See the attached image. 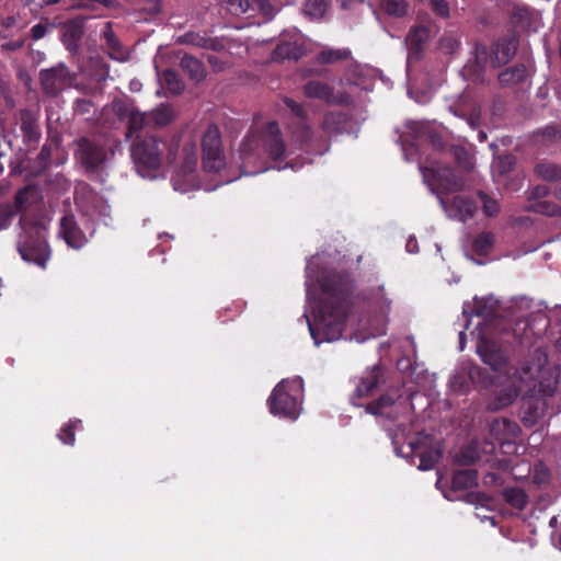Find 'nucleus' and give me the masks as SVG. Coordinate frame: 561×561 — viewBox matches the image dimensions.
<instances>
[{
	"instance_id": "nucleus-39",
	"label": "nucleus",
	"mask_w": 561,
	"mask_h": 561,
	"mask_svg": "<svg viewBox=\"0 0 561 561\" xmlns=\"http://www.w3.org/2000/svg\"><path fill=\"white\" fill-rule=\"evenodd\" d=\"M37 195L34 186L26 185L20 188L14 195V207L16 211H25Z\"/></svg>"
},
{
	"instance_id": "nucleus-37",
	"label": "nucleus",
	"mask_w": 561,
	"mask_h": 561,
	"mask_svg": "<svg viewBox=\"0 0 561 561\" xmlns=\"http://www.w3.org/2000/svg\"><path fill=\"white\" fill-rule=\"evenodd\" d=\"M526 209L535 214L561 218V206L551 201H536L528 204Z\"/></svg>"
},
{
	"instance_id": "nucleus-30",
	"label": "nucleus",
	"mask_w": 561,
	"mask_h": 561,
	"mask_svg": "<svg viewBox=\"0 0 561 561\" xmlns=\"http://www.w3.org/2000/svg\"><path fill=\"white\" fill-rule=\"evenodd\" d=\"M182 70L195 82H201L206 76V69L201 60L185 54L180 60Z\"/></svg>"
},
{
	"instance_id": "nucleus-12",
	"label": "nucleus",
	"mask_w": 561,
	"mask_h": 561,
	"mask_svg": "<svg viewBox=\"0 0 561 561\" xmlns=\"http://www.w3.org/2000/svg\"><path fill=\"white\" fill-rule=\"evenodd\" d=\"M410 454L420 458L417 468L420 470H431L442 458V450L433 447V437L428 434L419 433L416 437L408 443Z\"/></svg>"
},
{
	"instance_id": "nucleus-46",
	"label": "nucleus",
	"mask_w": 561,
	"mask_h": 561,
	"mask_svg": "<svg viewBox=\"0 0 561 561\" xmlns=\"http://www.w3.org/2000/svg\"><path fill=\"white\" fill-rule=\"evenodd\" d=\"M163 77L167 88L171 93L181 94L184 91V82L181 80L180 76L174 70H165Z\"/></svg>"
},
{
	"instance_id": "nucleus-21",
	"label": "nucleus",
	"mask_w": 561,
	"mask_h": 561,
	"mask_svg": "<svg viewBox=\"0 0 561 561\" xmlns=\"http://www.w3.org/2000/svg\"><path fill=\"white\" fill-rule=\"evenodd\" d=\"M304 94L309 99H317L327 104H341L342 101L334 94L333 87L319 80H309L302 85Z\"/></svg>"
},
{
	"instance_id": "nucleus-19",
	"label": "nucleus",
	"mask_w": 561,
	"mask_h": 561,
	"mask_svg": "<svg viewBox=\"0 0 561 561\" xmlns=\"http://www.w3.org/2000/svg\"><path fill=\"white\" fill-rule=\"evenodd\" d=\"M59 226V234L68 247L79 250L87 244L88 239L72 214H66L60 219Z\"/></svg>"
},
{
	"instance_id": "nucleus-60",
	"label": "nucleus",
	"mask_w": 561,
	"mask_h": 561,
	"mask_svg": "<svg viewBox=\"0 0 561 561\" xmlns=\"http://www.w3.org/2000/svg\"><path fill=\"white\" fill-rule=\"evenodd\" d=\"M430 5L437 15L442 18L449 15V7L446 0H430Z\"/></svg>"
},
{
	"instance_id": "nucleus-10",
	"label": "nucleus",
	"mask_w": 561,
	"mask_h": 561,
	"mask_svg": "<svg viewBox=\"0 0 561 561\" xmlns=\"http://www.w3.org/2000/svg\"><path fill=\"white\" fill-rule=\"evenodd\" d=\"M202 163L206 172H218L225 165L219 128L211 124L202 137Z\"/></svg>"
},
{
	"instance_id": "nucleus-51",
	"label": "nucleus",
	"mask_w": 561,
	"mask_h": 561,
	"mask_svg": "<svg viewBox=\"0 0 561 561\" xmlns=\"http://www.w3.org/2000/svg\"><path fill=\"white\" fill-rule=\"evenodd\" d=\"M383 7L388 14L400 18L405 15L408 4L405 0H383Z\"/></svg>"
},
{
	"instance_id": "nucleus-63",
	"label": "nucleus",
	"mask_w": 561,
	"mask_h": 561,
	"mask_svg": "<svg viewBox=\"0 0 561 561\" xmlns=\"http://www.w3.org/2000/svg\"><path fill=\"white\" fill-rule=\"evenodd\" d=\"M23 45H24V42L22 39H16V41H10V42L3 44L2 48L8 49V50H18V49L22 48Z\"/></svg>"
},
{
	"instance_id": "nucleus-24",
	"label": "nucleus",
	"mask_w": 561,
	"mask_h": 561,
	"mask_svg": "<svg viewBox=\"0 0 561 561\" xmlns=\"http://www.w3.org/2000/svg\"><path fill=\"white\" fill-rule=\"evenodd\" d=\"M427 38L428 30L425 26H415L410 30L405 38L409 61H417L421 58Z\"/></svg>"
},
{
	"instance_id": "nucleus-14",
	"label": "nucleus",
	"mask_w": 561,
	"mask_h": 561,
	"mask_svg": "<svg viewBox=\"0 0 561 561\" xmlns=\"http://www.w3.org/2000/svg\"><path fill=\"white\" fill-rule=\"evenodd\" d=\"M485 370L476 364H467L458 368L449 379L454 392L466 394L471 386L485 377Z\"/></svg>"
},
{
	"instance_id": "nucleus-34",
	"label": "nucleus",
	"mask_w": 561,
	"mask_h": 561,
	"mask_svg": "<svg viewBox=\"0 0 561 561\" xmlns=\"http://www.w3.org/2000/svg\"><path fill=\"white\" fill-rule=\"evenodd\" d=\"M494 244L495 234L491 231H482L473 238L471 249L478 256L485 257L492 252Z\"/></svg>"
},
{
	"instance_id": "nucleus-16",
	"label": "nucleus",
	"mask_w": 561,
	"mask_h": 561,
	"mask_svg": "<svg viewBox=\"0 0 561 561\" xmlns=\"http://www.w3.org/2000/svg\"><path fill=\"white\" fill-rule=\"evenodd\" d=\"M382 378V369L379 366H374L365 370L360 377L355 379V389L351 396V402L355 407H362L359 400L371 396Z\"/></svg>"
},
{
	"instance_id": "nucleus-58",
	"label": "nucleus",
	"mask_w": 561,
	"mask_h": 561,
	"mask_svg": "<svg viewBox=\"0 0 561 561\" xmlns=\"http://www.w3.org/2000/svg\"><path fill=\"white\" fill-rule=\"evenodd\" d=\"M530 11L527 7L515 5L512 11V19L516 23H522L529 20Z\"/></svg>"
},
{
	"instance_id": "nucleus-35",
	"label": "nucleus",
	"mask_w": 561,
	"mask_h": 561,
	"mask_svg": "<svg viewBox=\"0 0 561 561\" xmlns=\"http://www.w3.org/2000/svg\"><path fill=\"white\" fill-rule=\"evenodd\" d=\"M502 496L510 506L517 511H524L528 505V495L518 486L503 489Z\"/></svg>"
},
{
	"instance_id": "nucleus-62",
	"label": "nucleus",
	"mask_w": 561,
	"mask_h": 561,
	"mask_svg": "<svg viewBox=\"0 0 561 561\" xmlns=\"http://www.w3.org/2000/svg\"><path fill=\"white\" fill-rule=\"evenodd\" d=\"M541 135L545 139L557 140L561 139V130L556 126H547L542 129Z\"/></svg>"
},
{
	"instance_id": "nucleus-33",
	"label": "nucleus",
	"mask_w": 561,
	"mask_h": 561,
	"mask_svg": "<svg viewBox=\"0 0 561 561\" xmlns=\"http://www.w3.org/2000/svg\"><path fill=\"white\" fill-rule=\"evenodd\" d=\"M352 51L350 48H324L317 54V61L320 65H333L339 61L351 60Z\"/></svg>"
},
{
	"instance_id": "nucleus-55",
	"label": "nucleus",
	"mask_w": 561,
	"mask_h": 561,
	"mask_svg": "<svg viewBox=\"0 0 561 561\" xmlns=\"http://www.w3.org/2000/svg\"><path fill=\"white\" fill-rule=\"evenodd\" d=\"M517 397L515 390L504 389L496 396L495 409H501L510 405L514 399Z\"/></svg>"
},
{
	"instance_id": "nucleus-22",
	"label": "nucleus",
	"mask_w": 561,
	"mask_h": 561,
	"mask_svg": "<svg viewBox=\"0 0 561 561\" xmlns=\"http://www.w3.org/2000/svg\"><path fill=\"white\" fill-rule=\"evenodd\" d=\"M529 78V70L525 64H516L501 71L497 76L502 88H522Z\"/></svg>"
},
{
	"instance_id": "nucleus-50",
	"label": "nucleus",
	"mask_w": 561,
	"mask_h": 561,
	"mask_svg": "<svg viewBox=\"0 0 561 561\" xmlns=\"http://www.w3.org/2000/svg\"><path fill=\"white\" fill-rule=\"evenodd\" d=\"M184 161L182 168L185 172H191L197 164V153L195 145H185L183 148Z\"/></svg>"
},
{
	"instance_id": "nucleus-64",
	"label": "nucleus",
	"mask_w": 561,
	"mask_h": 561,
	"mask_svg": "<svg viewBox=\"0 0 561 561\" xmlns=\"http://www.w3.org/2000/svg\"><path fill=\"white\" fill-rule=\"evenodd\" d=\"M11 216L12 213L10 210L0 214V230L5 229L10 225Z\"/></svg>"
},
{
	"instance_id": "nucleus-61",
	"label": "nucleus",
	"mask_w": 561,
	"mask_h": 561,
	"mask_svg": "<svg viewBox=\"0 0 561 561\" xmlns=\"http://www.w3.org/2000/svg\"><path fill=\"white\" fill-rule=\"evenodd\" d=\"M47 26L43 23H37L35 25L32 26L31 31H30V35L32 37V39L34 41H38L41 38H43L46 33H47Z\"/></svg>"
},
{
	"instance_id": "nucleus-53",
	"label": "nucleus",
	"mask_w": 561,
	"mask_h": 561,
	"mask_svg": "<svg viewBox=\"0 0 561 561\" xmlns=\"http://www.w3.org/2000/svg\"><path fill=\"white\" fill-rule=\"evenodd\" d=\"M251 2L253 7L252 16H254L256 12L267 19L273 16L274 9L268 0H252Z\"/></svg>"
},
{
	"instance_id": "nucleus-7",
	"label": "nucleus",
	"mask_w": 561,
	"mask_h": 561,
	"mask_svg": "<svg viewBox=\"0 0 561 561\" xmlns=\"http://www.w3.org/2000/svg\"><path fill=\"white\" fill-rule=\"evenodd\" d=\"M298 390L299 383L295 380L283 379L278 382L267 399L270 412L276 416L296 420L299 415Z\"/></svg>"
},
{
	"instance_id": "nucleus-59",
	"label": "nucleus",
	"mask_w": 561,
	"mask_h": 561,
	"mask_svg": "<svg viewBox=\"0 0 561 561\" xmlns=\"http://www.w3.org/2000/svg\"><path fill=\"white\" fill-rule=\"evenodd\" d=\"M93 107V102L88 99H77L73 105V111L80 115L90 114Z\"/></svg>"
},
{
	"instance_id": "nucleus-13",
	"label": "nucleus",
	"mask_w": 561,
	"mask_h": 561,
	"mask_svg": "<svg viewBox=\"0 0 561 561\" xmlns=\"http://www.w3.org/2000/svg\"><path fill=\"white\" fill-rule=\"evenodd\" d=\"M439 203L450 218L461 222L472 219L478 210L476 201L469 196L456 195L450 201L439 197Z\"/></svg>"
},
{
	"instance_id": "nucleus-23",
	"label": "nucleus",
	"mask_w": 561,
	"mask_h": 561,
	"mask_svg": "<svg viewBox=\"0 0 561 561\" xmlns=\"http://www.w3.org/2000/svg\"><path fill=\"white\" fill-rule=\"evenodd\" d=\"M400 399L401 396H393L392 393L381 394L378 399L367 403L365 405V411L371 415L386 416L388 419L394 420L397 415L392 410L397 404V401Z\"/></svg>"
},
{
	"instance_id": "nucleus-56",
	"label": "nucleus",
	"mask_w": 561,
	"mask_h": 561,
	"mask_svg": "<svg viewBox=\"0 0 561 561\" xmlns=\"http://www.w3.org/2000/svg\"><path fill=\"white\" fill-rule=\"evenodd\" d=\"M550 188L547 185H536L531 188L528 195V202L534 203L536 201H542V198L547 197L550 194Z\"/></svg>"
},
{
	"instance_id": "nucleus-49",
	"label": "nucleus",
	"mask_w": 561,
	"mask_h": 561,
	"mask_svg": "<svg viewBox=\"0 0 561 561\" xmlns=\"http://www.w3.org/2000/svg\"><path fill=\"white\" fill-rule=\"evenodd\" d=\"M362 78V69L360 66L353 60L351 57V60H347V67L344 75V80L348 84H355L358 85Z\"/></svg>"
},
{
	"instance_id": "nucleus-57",
	"label": "nucleus",
	"mask_w": 561,
	"mask_h": 561,
	"mask_svg": "<svg viewBox=\"0 0 561 561\" xmlns=\"http://www.w3.org/2000/svg\"><path fill=\"white\" fill-rule=\"evenodd\" d=\"M251 1L252 0H232L230 4L237 14H247L248 16H252L253 7Z\"/></svg>"
},
{
	"instance_id": "nucleus-3",
	"label": "nucleus",
	"mask_w": 561,
	"mask_h": 561,
	"mask_svg": "<svg viewBox=\"0 0 561 561\" xmlns=\"http://www.w3.org/2000/svg\"><path fill=\"white\" fill-rule=\"evenodd\" d=\"M179 142L159 139L154 135H145L134 139L130 146V156L138 172L158 170L165 159L173 163L176 159Z\"/></svg>"
},
{
	"instance_id": "nucleus-43",
	"label": "nucleus",
	"mask_w": 561,
	"mask_h": 561,
	"mask_svg": "<svg viewBox=\"0 0 561 561\" xmlns=\"http://www.w3.org/2000/svg\"><path fill=\"white\" fill-rule=\"evenodd\" d=\"M80 424V420H70L68 423L64 424L57 434L58 439L66 445L72 446L76 442V428Z\"/></svg>"
},
{
	"instance_id": "nucleus-47",
	"label": "nucleus",
	"mask_w": 561,
	"mask_h": 561,
	"mask_svg": "<svg viewBox=\"0 0 561 561\" xmlns=\"http://www.w3.org/2000/svg\"><path fill=\"white\" fill-rule=\"evenodd\" d=\"M57 146H58L57 139L51 140L50 142L47 140L43 145L39 153L37 154V163L41 169H46L50 165L53 150Z\"/></svg>"
},
{
	"instance_id": "nucleus-42",
	"label": "nucleus",
	"mask_w": 561,
	"mask_h": 561,
	"mask_svg": "<svg viewBox=\"0 0 561 561\" xmlns=\"http://www.w3.org/2000/svg\"><path fill=\"white\" fill-rule=\"evenodd\" d=\"M450 152L459 168L465 171H471L473 169V158L465 147L451 146Z\"/></svg>"
},
{
	"instance_id": "nucleus-45",
	"label": "nucleus",
	"mask_w": 561,
	"mask_h": 561,
	"mask_svg": "<svg viewBox=\"0 0 561 561\" xmlns=\"http://www.w3.org/2000/svg\"><path fill=\"white\" fill-rule=\"evenodd\" d=\"M478 197L482 204V209L486 217L497 216L500 213V206L495 198L491 197L483 191H478Z\"/></svg>"
},
{
	"instance_id": "nucleus-48",
	"label": "nucleus",
	"mask_w": 561,
	"mask_h": 561,
	"mask_svg": "<svg viewBox=\"0 0 561 561\" xmlns=\"http://www.w3.org/2000/svg\"><path fill=\"white\" fill-rule=\"evenodd\" d=\"M551 478V472L549 468L543 462H538L534 466V471L531 476L533 483L541 486L549 483Z\"/></svg>"
},
{
	"instance_id": "nucleus-32",
	"label": "nucleus",
	"mask_w": 561,
	"mask_h": 561,
	"mask_svg": "<svg viewBox=\"0 0 561 561\" xmlns=\"http://www.w3.org/2000/svg\"><path fill=\"white\" fill-rule=\"evenodd\" d=\"M149 122V116L136 108L127 119L126 137L131 141L138 139V137H144L141 135L142 129Z\"/></svg>"
},
{
	"instance_id": "nucleus-40",
	"label": "nucleus",
	"mask_w": 561,
	"mask_h": 561,
	"mask_svg": "<svg viewBox=\"0 0 561 561\" xmlns=\"http://www.w3.org/2000/svg\"><path fill=\"white\" fill-rule=\"evenodd\" d=\"M495 311L496 310L493 306L488 305V302L482 299H476L472 308L470 305H466L463 307L465 314L477 316L483 319L493 318L495 316Z\"/></svg>"
},
{
	"instance_id": "nucleus-28",
	"label": "nucleus",
	"mask_w": 561,
	"mask_h": 561,
	"mask_svg": "<svg viewBox=\"0 0 561 561\" xmlns=\"http://www.w3.org/2000/svg\"><path fill=\"white\" fill-rule=\"evenodd\" d=\"M102 37L104 39L105 50L112 59L119 61L126 59V51L119 39L116 37L111 22L105 24V27L102 32Z\"/></svg>"
},
{
	"instance_id": "nucleus-31",
	"label": "nucleus",
	"mask_w": 561,
	"mask_h": 561,
	"mask_svg": "<svg viewBox=\"0 0 561 561\" xmlns=\"http://www.w3.org/2000/svg\"><path fill=\"white\" fill-rule=\"evenodd\" d=\"M478 484V471L476 469L456 470L451 478V488L455 491L471 489Z\"/></svg>"
},
{
	"instance_id": "nucleus-29",
	"label": "nucleus",
	"mask_w": 561,
	"mask_h": 561,
	"mask_svg": "<svg viewBox=\"0 0 561 561\" xmlns=\"http://www.w3.org/2000/svg\"><path fill=\"white\" fill-rule=\"evenodd\" d=\"M546 402L540 399L525 400L523 405V423L526 426L535 425L545 415Z\"/></svg>"
},
{
	"instance_id": "nucleus-41",
	"label": "nucleus",
	"mask_w": 561,
	"mask_h": 561,
	"mask_svg": "<svg viewBox=\"0 0 561 561\" xmlns=\"http://www.w3.org/2000/svg\"><path fill=\"white\" fill-rule=\"evenodd\" d=\"M331 0H306L304 12L312 20L324 16L330 7Z\"/></svg>"
},
{
	"instance_id": "nucleus-6",
	"label": "nucleus",
	"mask_w": 561,
	"mask_h": 561,
	"mask_svg": "<svg viewBox=\"0 0 561 561\" xmlns=\"http://www.w3.org/2000/svg\"><path fill=\"white\" fill-rule=\"evenodd\" d=\"M548 365V353L542 347L535 348L525 363L520 366L519 378L523 380H536L538 382V392L543 397H551L559 382L557 376L545 378L546 368Z\"/></svg>"
},
{
	"instance_id": "nucleus-9",
	"label": "nucleus",
	"mask_w": 561,
	"mask_h": 561,
	"mask_svg": "<svg viewBox=\"0 0 561 561\" xmlns=\"http://www.w3.org/2000/svg\"><path fill=\"white\" fill-rule=\"evenodd\" d=\"M75 157L88 174L95 173L107 160V151L101 139L81 137L77 140Z\"/></svg>"
},
{
	"instance_id": "nucleus-44",
	"label": "nucleus",
	"mask_w": 561,
	"mask_h": 561,
	"mask_svg": "<svg viewBox=\"0 0 561 561\" xmlns=\"http://www.w3.org/2000/svg\"><path fill=\"white\" fill-rule=\"evenodd\" d=\"M284 104L293 115L290 122H300L308 119V112L301 103H298L290 98H284Z\"/></svg>"
},
{
	"instance_id": "nucleus-36",
	"label": "nucleus",
	"mask_w": 561,
	"mask_h": 561,
	"mask_svg": "<svg viewBox=\"0 0 561 561\" xmlns=\"http://www.w3.org/2000/svg\"><path fill=\"white\" fill-rule=\"evenodd\" d=\"M535 173L543 181L560 183L561 182V165L551 162H540L535 167Z\"/></svg>"
},
{
	"instance_id": "nucleus-54",
	"label": "nucleus",
	"mask_w": 561,
	"mask_h": 561,
	"mask_svg": "<svg viewBox=\"0 0 561 561\" xmlns=\"http://www.w3.org/2000/svg\"><path fill=\"white\" fill-rule=\"evenodd\" d=\"M516 164V159L513 154L500 156L496 162V169L500 174H506L511 172Z\"/></svg>"
},
{
	"instance_id": "nucleus-26",
	"label": "nucleus",
	"mask_w": 561,
	"mask_h": 561,
	"mask_svg": "<svg viewBox=\"0 0 561 561\" xmlns=\"http://www.w3.org/2000/svg\"><path fill=\"white\" fill-rule=\"evenodd\" d=\"M305 55V48L297 42L280 41L272 53V59L277 62L285 60L297 61Z\"/></svg>"
},
{
	"instance_id": "nucleus-15",
	"label": "nucleus",
	"mask_w": 561,
	"mask_h": 561,
	"mask_svg": "<svg viewBox=\"0 0 561 561\" xmlns=\"http://www.w3.org/2000/svg\"><path fill=\"white\" fill-rule=\"evenodd\" d=\"M477 353L481 360L495 371H503L507 365V357L500 344L485 336L479 339Z\"/></svg>"
},
{
	"instance_id": "nucleus-1",
	"label": "nucleus",
	"mask_w": 561,
	"mask_h": 561,
	"mask_svg": "<svg viewBox=\"0 0 561 561\" xmlns=\"http://www.w3.org/2000/svg\"><path fill=\"white\" fill-rule=\"evenodd\" d=\"M318 284L320 295L312 308L313 320L306 316L317 345L342 336L351 310L353 280L348 272L327 268L321 272Z\"/></svg>"
},
{
	"instance_id": "nucleus-2",
	"label": "nucleus",
	"mask_w": 561,
	"mask_h": 561,
	"mask_svg": "<svg viewBox=\"0 0 561 561\" xmlns=\"http://www.w3.org/2000/svg\"><path fill=\"white\" fill-rule=\"evenodd\" d=\"M239 156L241 170L245 175L256 174L265 170H250V165L261 160L263 156H266L267 159L277 163L278 170L297 168V164L294 162H287L285 165H280L288 157V152L278 123L275 121L268 122L260 133L245 136L240 145Z\"/></svg>"
},
{
	"instance_id": "nucleus-5",
	"label": "nucleus",
	"mask_w": 561,
	"mask_h": 561,
	"mask_svg": "<svg viewBox=\"0 0 561 561\" xmlns=\"http://www.w3.org/2000/svg\"><path fill=\"white\" fill-rule=\"evenodd\" d=\"M420 171L431 192L438 198L465 188V176L449 167L438 164L432 167L420 165Z\"/></svg>"
},
{
	"instance_id": "nucleus-8",
	"label": "nucleus",
	"mask_w": 561,
	"mask_h": 561,
	"mask_svg": "<svg viewBox=\"0 0 561 561\" xmlns=\"http://www.w3.org/2000/svg\"><path fill=\"white\" fill-rule=\"evenodd\" d=\"M18 251L21 257L28 263L45 268L50 257V249L45 236L39 229H31L25 232L18 243Z\"/></svg>"
},
{
	"instance_id": "nucleus-38",
	"label": "nucleus",
	"mask_w": 561,
	"mask_h": 561,
	"mask_svg": "<svg viewBox=\"0 0 561 561\" xmlns=\"http://www.w3.org/2000/svg\"><path fill=\"white\" fill-rule=\"evenodd\" d=\"M150 123L158 126H167L174 119V112L170 104H160L148 114Z\"/></svg>"
},
{
	"instance_id": "nucleus-18",
	"label": "nucleus",
	"mask_w": 561,
	"mask_h": 561,
	"mask_svg": "<svg viewBox=\"0 0 561 561\" xmlns=\"http://www.w3.org/2000/svg\"><path fill=\"white\" fill-rule=\"evenodd\" d=\"M19 122L23 142L28 150L35 149L42 137L38 115L31 108H21L19 111Z\"/></svg>"
},
{
	"instance_id": "nucleus-4",
	"label": "nucleus",
	"mask_w": 561,
	"mask_h": 561,
	"mask_svg": "<svg viewBox=\"0 0 561 561\" xmlns=\"http://www.w3.org/2000/svg\"><path fill=\"white\" fill-rule=\"evenodd\" d=\"M518 39L515 35H506L499 38L490 47L482 43H476L473 59L463 67V72L477 80L482 75L488 64L492 68L506 65L516 54Z\"/></svg>"
},
{
	"instance_id": "nucleus-27",
	"label": "nucleus",
	"mask_w": 561,
	"mask_h": 561,
	"mask_svg": "<svg viewBox=\"0 0 561 561\" xmlns=\"http://www.w3.org/2000/svg\"><path fill=\"white\" fill-rule=\"evenodd\" d=\"M348 122L347 115L342 111H331L324 114L321 128L328 136H336L344 133Z\"/></svg>"
},
{
	"instance_id": "nucleus-20",
	"label": "nucleus",
	"mask_w": 561,
	"mask_h": 561,
	"mask_svg": "<svg viewBox=\"0 0 561 561\" xmlns=\"http://www.w3.org/2000/svg\"><path fill=\"white\" fill-rule=\"evenodd\" d=\"M84 16H76L62 24L61 42L66 49L70 53H77L84 33Z\"/></svg>"
},
{
	"instance_id": "nucleus-17",
	"label": "nucleus",
	"mask_w": 561,
	"mask_h": 561,
	"mask_svg": "<svg viewBox=\"0 0 561 561\" xmlns=\"http://www.w3.org/2000/svg\"><path fill=\"white\" fill-rule=\"evenodd\" d=\"M69 80V70L66 65L59 64L49 69L39 71V81L46 95L55 96Z\"/></svg>"
},
{
	"instance_id": "nucleus-25",
	"label": "nucleus",
	"mask_w": 561,
	"mask_h": 561,
	"mask_svg": "<svg viewBox=\"0 0 561 561\" xmlns=\"http://www.w3.org/2000/svg\"><path fill=\"white\" fill-rule=\"evenodd\" d=\"M178 42L180 44L193 45L213 51H220L225 48V45L219 38L208 37L197 32H186L178 38Z\"/></svg>"
},
{
	"instance_id": "nucleus-11",
	"label": "nucleus",
	"mask_w": 561,
	"mask_h": 561,
	"mask_svg": "<svg viewBox=\"0 0 561 561\" xmlns=\"http://www.w3.org/2000/svg\"><path fill=\"white\" fill-rule=\"evenodd\" d=\"M291 139L295 145L306 152L323 154L329 149V142L323 137L316 138L307 121L289 122Z\"/></svg>"
},
{
	"instance_id": "nucleus-52",
	"label": "nucleus",
	"mask_w": 561,
	"mask_h": 561,
	"mask_svg": "<svg viewBox=\"0 0 561 561\" xmlns=\"http://www.w3.org/2000/svg\"><path fill=\"white\" fill-rule=\"evenodd\" d=\"M112 107H113L114 114L116 115V117L119 121H125V119L127 121L129 117V114H131V112H134L136 110V108L129 106L127 103H125L122 100H114Z\"/></svg>"
}]
</instances>
